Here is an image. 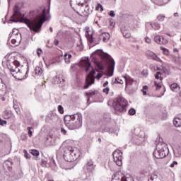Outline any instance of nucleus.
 I'll return each instance as SVG.
<instances>
[{
	"label": "nucleus",
	"instance_id": "de8ad7c7",
	"mask_svg": "<svg viewBox=\"0 0 181 181\" xmlns=\"http://www.w3.org/2000/svg\"><path fill=\"white\" fill-rule=\"evenodd\" d=\"M37 54L38 57H40V55L42 54V49H40V48H38L37 49Z\"/></svg>",
	"mask_w": 181,
	"mask_h": 181
},
{
	"label": "nucleus",
	"instance_id": "6e6552de",
	"mask_svg": "<svg viewBox=\"0 0 181 181\" xmlns=\"http://www.w3.org/2000/svg\"><path fill=\"white\" fill-rule=\"evenodd\" d=\"M72 9L81 16H88V15H90V7L88 6V4H78L76 7H72Z\"/></svg>",
	"mask_w": 181,
	"mask_h": 181
},
{
	"label": "nucleus",
	"instance_id": "dca6fc26",
	"mask_svg": "<svg viewBox=\"0 0 181 181\" xmlns=\"http://www.w3.org/2000/svg\"><path fill=\"white\" fill-rule=\"evenodd\" d=\"M13 117V113H12V111L11 110H5L3 113V117L4 119H11Z\"/></svg>",
	"mask_w": 181,
	"mask_h": 181
},
{
	"label": "nucleus",
	"instance_id": "b1692460",
	"mask_svg": "<svg viewBox=\"0 0 181 181\" xmlns=\"http://www.w3.org/2000/svg\"><path fill=\"white\" fill-rule=\"evenodd\" d=\"M36 76H42L43 74V69L40 66H36L35 69Z\"/></svg>",
	"mask_w": 181,
	"mask_h": 181
},
{
	"label": "nucleus",
	"instance_id": "6ab92c4d",
	"mask_svg": "<svg viewBox=\"0 0 181 181\" xmlns=\"http://www.w3.org/2000/svg\"><path fill=\"white\" fill-rule=\"evenodd\" d=\"M100 38L102 39L103 42H108L110 40V33H103L100 35Z\"/></svg>",
	"mask_w": 181,
	"mask_h": 181
},
{
	"label": "nucleus",
	"instance_id": "2eb2a0df",
	"mask_svg": "<svg viewBox=\"0 0 181 181\" xmlns=\"http://www.w3.org/2000/svg\"><path fill=\"white\" fill-rule=\"evenodd\" d=\"M154 41L158 45H166L168 44V40H165V38H162L160 35H157L154 37Z\"/></svg>",
	"mask_w": 181,
	"mask_h": 181
},
{
	"label": "nucleus",
	"instance_id": "c756f323",
	"mask_svg": "<svg viewBox=\"0 0 181 181\" xmlns=\"http://www.w3.org/2000/svg\"><path fill=\"white\" fill-rule=\"evenodd\" d=\"M165 18H166L165 15L160 14L157 16V21H158V22H163L165 21Z\"/></svg>",
	"mask_w": 181,
	"mask_h": 181
},
{
	"label": "nucleus",
	"instance_id": "79ce46f5",
	"mask_svg": "<svg viewBox=\"0 0 181 181\" xmlns=\"http://www.w3.org/2000/svg\"><path fill=\"white\" fill-rule=\"evenodd\" d=\"M170 0H160V5H165V4H168Z\"/></svg>",
	"mask_w": 181,
	"mask_h": 181
},
{
	"label": "nucleus",
	"instance_id": "393cba45",
	"mask_svg": "<svg viewBox=\"0 0 181 181\" xmlns=\"http://www.w3.org/2000/svg\"><path fill=\"white\" fill-rule=\"evenodd\" d=\"M78 5H88L91 0H76Z\"/></svg>",
	"mask_w": 181,
	"mask_h": 181
},
{
	"label": "nucleus",
	"instance_id": "3c124183",
	"mask_svg": "<svg viewBox=\"0 0 181 181\" xmlns=\"http://www.w3.org/2000/svg\"><path fill=\"white\" fill-rule=\"evenodd\" d=\"M173 25L175 26V28H179V22H175L173 23Z\"/></svg>",
	"mask_w": 181,
	"mask_h": 181
},
{
	"label": "nucleus",
	"instance_id": "f3484780",
	"mask_svg": "<svg viewBox=\"0 0 181 181\" xmlns=\"http://www.w3.org/2000/svg\"><path fill=\"white\" fill-rule=\"evenodd\" d=\"M86 36L88 37V40L90 43H93V42H94V39L93 38V31L90 30L89 28H88L86 30Z\"/></svg>",
	"mask_w": 181,
	"mask_h": 181
},
{
	"label": "nucleus",
	"instance_id": "4be33fe9",
	"mask_svg": "<svg viewBox=\"0 0 181 181\" xmlns=\"http://www.w3.org/2000/svg\"><path fill=\"white\" fill-rule=\"evenodd\" d=\"M83 65L86 69V73L90 71V68L91 67V63H90V61L88 59L86 61H84L83 62Z\"/></svg>",
	"mask_w": 181,
	"mask_h": 181
},
{
	"label": "nucleus",
	"instance_id": "5701e85b",
	"mask_svg": "<svg viewBox=\"0 0 181 181\" xmlns=\"http://www.w3.org/2000/svg\"><path fill=\"white\" fill-rule=\"evenodd\" d=\"M173 124L175 127L179 128L181 127V119L179 117H175L173 120Z\"/></svg>",
	"mask_w": 181,
	"mask_h": 181
},
{
	"label": "nucleus",
	"instance_id": "680f3d73",
	"mask_svg": "<svg viewBox=\"0 0 181 181\" xmlns=\"http://www.w3.org/2000/svg\"><path fill=\"white\" fill-rule=\"evenodd\" d=\"M26 140V135H24V137L22 139V141Z\"/></svg>",
	"mask_w": 181,
	"mask_h": 181
},
{
	"label": "nucleus",
	"instance_id": "a19ab883",
	"mask_svg": "<svg viewBox=\"0 0 181 181\" xmlns=\"http://www.w3.org/2000/svg\"><path fill=\"white\" fill-rule=\"evenodd\" d=\"M103 92L105 93V94L108 95L110 93V88L107 87L105 88H103Z\"/></svg>",
	"mask_w": 181,
	"mask_h": 181
},
{
	"label": "nucleus",
	"instance_id": "4468645a",
	"mask_svg": "<svg viewBox=\"0 0 181 181\" xmlns=\"http://www.w3.org/2000/svg\"><path fill=\"white\" fill-rule=\"evenodd\" d=\"M13 11L14 13L11 18V21L12 22H18V21H19V18H21V12L18 11V6H16L13 8Z\"/></svg>",
	"mask_w": 181,
	"mask_h": 181
},
{
	"label": "nucleus",
	"instance_id": "49530a36",
	"mask_svg": "<svg viewBox=\"0 0 181 181\" xmlns=\"http://www.w3.org/2000/svg\"><path fill=\"white\" fill-rule=\"evenodd\" d=\"M109 16H111L112 18H114V16H115V13H114V11H110L108 13Z\"/></svg>",
	"mask_w": 181,
	"mask_h": 181
},
{
	"label": "nucleus",
	"instance_id": "ea45409f",
	"mask_svg": "<svg viewBox=\"0 0 181 181\" xmlns=\"http://www.w3.org/2000/svg\"><path fill=\"white\" fill-rule=\"evenodd\" d=\"M4 86H5V81H4V79H2V78L0 77V88H3Z\"/></svg>",
	"mask_w": 181,
	"mask_h": 181
},
{
	"label": "nucleus",
	"instance_id": "052dcab7",
	"mask_svg": "<svg viewBox=\"0 0 181 181\" xmlns=\"http://www.w3.org/2000/svg\"><path fill=\"white\" fill-rule=\"evenodd\" d=\"M142 93L144 95H146V90H143Z\"/></svg>",
	"mask_w": 181,
	"mask_h": 181
},
{
	"label": "nucleus",
	"instance_id": "c9c22d12",
	"mask_svg": "<svg viewBox=\"0 0 181 181\" xmlns=\"http://www.w3.org/2000/svg\"><path fill=\"white\" fill-rule=\"evenodd\" d=\"M128 112L129 115H135L136 114V111L134 108L130 109Z\"/></svg>",
	"mask_w": 181,
	"mask_h": 181
},
{
	"label": "nucleus",
	"instance_id": "72a5a7b5",
	"mask_svg": "<svg viewBox=\"0 0 181 181\" xmlns=\"http://www.w3.org/2000/svg\"><path fill=\"white\" fill-rule=\"evenodd\" d=\"M95 10L100 11V12H103L104 11V8H103V5H101L100 4H98L95 8Z\"/></svg>",
	"mask_w": 181,
	"mask_h": 181
},
{
	"label": "nucleus",
	"instance_id": "1a4fd4ad",
	"mask_svg": "<svg viewBox=\"0 0 181 181\" xmlns=\"http://www.w3.org/2000/svg\"><path fill=\"white\" fill-rule=\"evenodd\" d=\"M114 162L117 166H122V153L120 150H116L112 153Z\"/></svg>",
	"mask_w": 181,
	"mask_h": 181
},
{
	"label": "nucleus",
	"instance_id": "e2e57ef3",
	"mask_svg": "<svg viewBox=\"0 0 181 181\" xmlns=\"http://www.w3.org/2000/svg\"><path fill=\"white\" fill-rule=\"evenodd\" d=\"M143 88H144V90H148V87H147L146 86H144L143 87Z\"/></svg>",
	"mask_w": 181,
	"mask_h": 181
},
{
	"label": "nucleus",
	"instance_id": "c03bdc74",
	"mask_svg": "<svg viewBox=\"0 0 181 181\" xmlns=\"http://www.w3.org/2000/svg\"><path fill=\"white\" fill-rule=\"evenodd\" d=\"M28 131V136L30 137L32 136V130L30 129H33V127H28L27 128Z\"/></svg>",
	"mask_w": 181,
	"mask_h": 181
},
{
	"label": "nucleus",
	"instance_id": "423d86ee",
	"mask_svg": "<svg viewBox=\"0 0 181 181\" xmlns=\"http://www.w3.org/2000/svg\"><path fill=\"white\" fill-rule=\"evenodd\" d=\"M101 59L107 64V74L110 77L114 74V67H115V61L111 56L107 53H102L100 54Z\"/></svg>",
	"mask_w": 181,
	"mask_h": 181
},
{
	"label": "nucleus",
	"instance_id": "37998d69",
	"mask_svg": "<svg viewBox=\"0 0 181 181\" xmlns=\"http://www.w3.org/2000/svg\"><path fill=\"white\" fill-rule=\"evenodd\" d=\"M115 81L118 83V84H124V81L122 79H120L119 78H117L115 79Z\"/></svg>",
	"mask_w": 181,
	"mask_h": 181
},
{
	"label": "nucleus",
	"instance_id": "4d7b16f0",
	"mask_svg": "<svg viewBox=\"0 0 181 181\" xmlns=\"http://www.w3.org/2000/svg\"><path fill=\"white\" fill-rule=\"evenodd\" d=\"M11 43H12V45H16V39H12L11 40Z\"/></svg>",
	"mask_w": 181,
	"mask_h": 181
},
{
	"label": "nucleus",
	"instance_id": "5fc2aeb1",
	"mask_svg": "<svg viewBox=\"0 0 181 181\" xmlns=\"http://www.w3.org/2000/svg\"><path fill=\"white\" fill-rule=\"evenodd\" d=\"M54 45H55V46H59V41H58V40H54Z\"/></svg>",
	"mask_w": 181,
	"mask_h": 181
},
{
	"label": "nucleus",
	"instance_id": "09e8293b",
	"mask_svg": "<svg viewBox=\"0 0 181 181\" xmlns=\"http://www.w3.org/2000/svg\"><path fill=\"white\" fill-rule=\"evenodd\" d=\"M103 74L98 73L95 78H97V80H100V78H101V77H103Z\"/></svg>",
	"mask_w": 181,
	"mask_h": 181
},
{
	"label": "nucleus",
	"instance_id": "f257e3e1",
	"mask_svg": "<svg viewBox=\"0 0 181 181\" xmlns=\"http://www.w3.org/2000/svg\"><path fill=\"white\" fill-rule=\"evenodd\" d=\"M80 156V150L78 148H74L71 146H68L65 147L64 158L65 161H62L60 163V167L65 170H69L73 169L74 165L73 162L77 160Z\"/></svg>",
	"mask_w": 181,
	"mask_h": 181
},
{
	"label": "nucleus",
	"instance_id": "f03ea898",
	"mask_svg": "<svg viewBox=\"0 0 181 181\" xmlns=\"http://www.w3.org/2000/svg\"><path fill=\"white\" fill-rule=\"evenodd\" d=\"M24 23L27 25L30 30H33L35 33H39L42 29L44 22H46V10L44 9L33 19L24 18Z\"/></svg>",
	"mask_w": 181,
	"mask_h": 181
},
{
	"label": "nucleus",
	"instance_id": "bb28decb",
	"mask_svg": "<svg viewBox=\"0 0 181 181\" xmlns=\"http://www.w3.org/2000/svg\"><path fill=\"white\" fill-rule=\"evenodd\" d=\"M122 35L124 37H126V39H129V37H131V33L129 32V30H123Z\"/></svg>",
	"mask_w": 181,
	"mask_h": 181
},
{
	"label": "nucleus",
	"instance_id": "a878e982",
	"mask_svg": "<svg viewBox=\"0 0 181 181\" xmlns=\"http://www.w3.org/2000/svg\"><path fill=\"white\" fill-rule=\"evenodd\" d=\"M149 56H151V57H152V59L156 62H162V59H160V58H159L158 55L153 52H150Z\"/></svg>",
	"mask_w": 181,
	"mask_h": 181
},
{
	"label": "nucleus",
	"instance_id": "864d4df0",
	"mask_svg": "<svg viewBox=\"0 0 181 181\" xmlns=\"http://www.w3.org/2000/svg\"><path fill=\"white\" fill-rule=\"evenodd\" d=\"M61 132H62V134H63V135H66V134H67V132H66V130H64V129H62Z\"/></svg>",
	"mask_w": 181,
	"mask_h": 181
},
{
	"label": "nucleus",
	"instance_id": "6e6d98bb",
	"mask_svg": "<svg viewBox=\"0 0 181 181\" xmlns=\"http://www.w3.org/2000/svg\"><path fill=\"white\" fill-rule=\"evenodd\" d=\"M167 36H169L170 37H174L175 34H170V33H166Z\"/></svg>",
	"mask_w": 181,
	"mask_h": 181
},
{
	"label": "nucleus",
	"instance_id": "473e14b6",
	"mask_svg": "<svg viewBox=\"0 0 181 181\" xmlns=\"http://www.w3.org/2000/svg\"><path fill=\"white\" fill-rule=\"evenodd\" d=\"M160 50H162V52L164 54H169V49H168L163 47H160Z\"/></svg>",
	"mask_w": 181,
	"mask_h": 181
},
{
	"label": "nucleus",
	"instance_id": "58836bf2",
	"mask_svg": "<svg viewBox=\"0 0 181 181\" xmlns=\"http://www.w3.org/2000/svg\"><path fill=\"white\" fill-rule=\"evenodd\" d=\"M7 124H8V122H6V120H4L0 118V125L1 127H4V125H6Z\"/></svg>",
	"mask_w": 181,
	"mask_h": 181
},
{
	"label": "nucleus",
	"instance_id": "338daca9",
	"mask_svg": "<svg viewBox=\"0 0 181 181\" xmlns=\"http://www.w3.org/2000/svg\"><path fill=\"white\" fill-rule=\"evenodd\" d=\"M49 31L53 32V28L52 27L49 28Z\"/></svg>",
	"mask_w": 181,
	"mask_h": 181
},
{
	"label": "nucleus",
	"instance_id": "f704fd0d",
	"mask_svg": "<svg viewBox=\"0 0 181 181\" xmlns=\"http://www.w3.org/2000/svg\"><path fill=\"white\" fill-rule=\"evenodd\" d=\"M96 66L98 69H99V70H104V66L103 65V64H101V62H97Z\"/></svg>",
	"mask_w": 181,
	"mask_h": 181
},
{
	"label": "nucleus",
	"instance_id": "2f4dec72",
	"mask_svg": "<svg viewBox=\"0 0 181 181\" xmlns=\"http://www.w3.org/2000/svg\"><path fill=\"white\" fill-rule=\"evenodd\" d=\"M173 61L175 64H181V57H175Z\"/></svg>",
	"mask_w": 181,
	"mask_h": 181
},
{
	"label": "nucleus",
	"instance_id": "7ed1b4c3",
	"mask_svg": "<svg viewBox=\"0 0 181 181\" xmlns=\"http://www.w3.org/2000/svg\"><path fill=\"white\" fill-rule=\"evenodd\" d=\"M65 125L69 129H77L81 122V116L78 114H75L72 116H66L64 117Z\"/></svg>",
	"mask_w": 181,
	"mask_h": 181
},
{
	"label": "nucleus",
	"instance_id": "7c9ffc66",
	"mask_svg": "<svg viewBox=\"0 0 181 181\" xmlns=\"http://www.w3.org/2000/svg\"><path fill=\"white\" fill-rule=\"evenodd\" d=\"M30 153H31V155L33 156H39L40 155L39 151L37 150H30Z\"/></svg>",
	"mask_w": 181,
	"mask_h": 181
},
{
	"label": "nucleus",
	"instance_id": "20e7f679",
	"mask_svg": "<svg viewBox=\"0 0 181 181\" xmlns=\"http://www.w3.org/2000/svg\"><path fill=\"white\" fill-rule=\"evenodd\" d=\"M127 107H128V100L122 96H118L113 100V108L117 112H127Z\"/></svg>",
	"mask_w": 181,
	"mask_h": 181
},
{
	"label": "nucleus",
	"instance_id": "774afa93",
	"mask_svg": "<svg viewBox=\"0 0 181 181\" xmlns=\"http://www.w3.org/2000/svg\"><path fill=\"white\" fill-rule=\"evenodd\" d=\"M146 75L148 76V72H146Z\"/></svg>",
	"mask_w": 181,
	"mask_h": 181
},
{
	"label": "nucleus",
	"instance_id": "9b49d317",
	"mask_svg": "<svg viewBox=\"0 0 181 181\" xmlns=\"http://www.w3.org/2000/svg\"><path fill=\"white\" fill-rule=\"evenodd\" d=\"M154 77L156 80H158V81H154L155 87L156 90H159V88L162 87V81L163 80V77H162V72L157 71L155 74Z\"/></svg>",
	"mask_w": 181,
	"mask_h": 181
},
{
	"label": "nucleus",
	"instance_id": "412c9836",
	"mask_svg": "<svg viewBox=\"0 0 181 181\" xmlns=\"http://www.w3.org/2000/svg\"><path fill=\"white\" fill-rule=\"evenodd\" d=\"M170 87L172 91H174L175 93H177V91H179L180 90V86H179L176 83H172Z\"/></svg>",
	"mask_w": 181,
	"mask_h": 181
},
{
	"label": "nucleus",
	"instance_id": "ddd939ff",
	"mask_svg": "<svg viewBox=\"0 0 181 181\" xmlns=\"http://www.w3.org/2000/svg\"><path fill=\"white\" fill-rule=\"evenodd\" d=\"M124 80L125 81L126 84V88H131L132 87V85L136 84V81H134L131 76L129 75H125L123 76Z\"/></svg>",
	"mask_w": 181,
	"mask_h": 181
},
{
	"label": "nucleus",
	"instance_id": "13d9d810",
	"mask_svg": "<svg viewBox=\"0 0 181 181\" xmlns=\"http://www.w3.org/2000/svg\"><path fill=\"white\" fill-rule=\"evenodd\" d=\"M108 84V81H106L104 83H103V87H107V85Z\"/></svg>",
	"mask_w": 181,
	"mask_h": 181
},
{
	"label": "nucleus",
	"instance_id": "f8f14e48",
	"mask_svg": "<svg viewBox=\"0 0 181 181\" xmlns=\"http://www.w3.org/2000/svg\"><path fill=\"white\" fill-rule=\"evenodd\" d=\"M112 181H134V178L131 176L127 177L124 175L115 174Z\"/></svg>",
	"mask_w": 181,
	"mask_h": 181
},
{
	"label": "nucleus",
	"instance_id": "39448f33",
	"mask_svg": "<svg viewBox=\"0 0 181 181\" xmlns=\"http://www.w3.org/2000/svg\"><path fill=\"white\" fill-rule=\"evenodd\" d=\"M9 70L16 80H25V78H28V73L29 71L28 68L22 67L19 69L17 67H10Z\"/></svg>",
	"mask_w": 181,
	"mask_h": 181
},
{
	"label": "nucleus",
	"instance_id": "0e129e2a",
	"mask_svg": "<svg viewBox=\"0 0 181 181\" xmlns=\"http://www.w3.org/2000/svg\"><path fill=\"white\" fill-rule=\"evenodd\" d=\"M174 16H179V13H174Z\"/></svg>",
	"mask_w": 181,
	"mask_h": 181
},
{
	"label": "nucleus",
	"instance_id": "c85d7f7f",
	"mask_svg": "<svg viewBox=\"0 0 181 181\" xmlns=\"http://www.w3.org/2000/svg\"><path fill=\"white\" fill-rule=\"evenodd\" d=\"M85 95L86 97H88V101H90V97H94V95H95V91L86 92Z\"/></svg>",
	"mask_w": 181,
	"mask_h": 181
},
{
	"label": "nucleus",
	"instance_id": "9d476101",
	"mask_svg": "<svg viewBox=\"0 0 181 181\" xmlns=\"http://www.w3.org/2000/svg\"><path fill=\"white\" fill-rule=\"evenodd\" d=\"M95 74V71L93 69L90 71L89 74L87 75L86 79V85L84 86V89L87 90L91 84H94V74Z\"/></svg>",
	"mask_w": 181,
	"mask_h": 181
},
{
	"label": "nucleus",
	"instance_id": "4c0bfd02",
	"mask_svg": "<svg viewBox=\"0 0 181 181\" xmlns=\"http://www.w3.org/2000/svg\"><path fill=\"white\" fill-rule=\"evenodd\" d=\"M58 111L60 114H64V110L63 109V106L59 105L58 106Z\"/></svg>",
	"mask_w": 181,
	"mask_h": 181
},
{
	"label": "nucleus",
	"instance_id": "cd10ccee",
	"mask_svg": "<svg viewBox=\"0 0 181 181\" xmlns=\"http://www.w3.org/2000/svg\"><path fill=\"white\" fill-rule=\"evenodd\" d=\"M151 27L154 30H159L160 29V24L158 23H154L151 24Z\"/></svg>",
	"mask_w": 181,
	"mask_h": 181
},
{
	"label": "nucleus",
	"instance_id": "603ef678",
	"mask_svg": "<svg viewBox=\"0 0 181 181\" xmlns=\"http://www.w3.org/2000/svg\"><path fill=\"white\" fill-rule=\"evenodd\" d=\"M146 43H151V38L146 37Z\"/></svg>",
	"mask_w": 181,
	"mask_h": 181
},
{
	"label": "nucleus",
	"instance_id": "a211bd4d",
	"mask_svg": "<svg viewBox=\"0 0 181 181\" xmlns=\"http://www.w3.org/2000/svg\"><path fill=\"white\" fill-rule=\"evenodd\" d=\"M85 168L89 172H92V170H94V164H93V160H90L89 161H88L85 165Z\"/></svg>",
	"mask_w": 181,
	"mask_h": 181
},
{
	"label": "nucleus",
	"instance_id": "e433bc0d",
	"mask_svg": "<svg viewBox=\"0 0 181 181\" xmlns=\"http://www.w3.org/2000/svg\"><path fill=\"white\" fill-rule=\"evenodd\" d=\"M13 64H14V66H11V67H16L18 69V67L21 66V62H19V61L18 60H15L13 62Z\"/></svg>",
	"mask_w": 181,
	"mask_h": 181
},
{
	"label": "nucleus",
	"instance_id": "69168bd1",
	"mask_svg": "<svg viewBox=\"0 0 181 181\" xmlns=\"http://www.w3.org/2000/svg\"><path fill=\"white\" fill-rule=\"evenodd\" d=\"M98 142H99L100 144H101V138H98Z\"/></svg>",
	"mask_w": 181,
	"mask_h": 181
},
{
	"label": "nucleus",
	"instance_id": "bf43d9fd",
	"mask_svg": "<svg viewBox=\"0 0 181 181\" xmlns=\"http://www.w3.org/2000/svg\"><path fill=\"white\" fill-rule=\"evenodd\" d=\"M164 73L165 74H169V70H168V69L164 70Z\"/></svg>",
	"mask_w": 181,
	"mask_h": 181
},
{
	"label": "nucleus",
	"instance_id": "a18cd8bd",
	"mask_svg": "<svg viewBox=\"0 0 181 181\" xmlns=\"http://www.w3.org/2000/svg\"><path fill=\"white\" fill-rule=\"evenodd\" d=\"M24 156L26 159H29V154L26 150H23Z\"/></svg>",
	"mask_w": 181,
	"mask_h": 181
},
{
	"label": "nucleus",
	"instance_id": "aec40b11",
	"mask_svg": "<svg viewBox=\"0 0 181 181\" xmlns=\"http://www.w3.org/2000/svg\"><path fill=\"white\" fill-rule=\"evenodd\" d=\"M73 57V56H71V54H68L67 53H65L64 55V61H65V63L66 64H70L71 63V58Z\"/></svg>",
	"mask_w": 181,
	"mask_h": 181
},
{
	"label": "nucleus",
	"instance_id": "0eeeda50",
	"mask_svg": "<svg viewBox=\"0 0 181 181\" xmlns=\"http://www.w3.org/2000/svg\"><path fill=\"white\" fill-rule=\"evenodd\" d=\"M166 152H168V144L166 143H159L153 152V156L156 159H163L166 156Z\"/></svg>",
	"mask_w": 181,
	"mask_h": 181
},
{
	"label": "nucleus",
	"instance_id": "8fccbe9b",
	"mask_svg": "<svg viewBox=\"0 0 181 181\" xmlns=\"http://www.w3.org/2000/svg\"><path fill=\"white\" fill-rule=\"evenodd\" d=\"M175 165H177V161H173L170 166V168H175Z\"/></svg>",
	"mask_w": 181,
	"mask_h": 181
}]
</instances>
